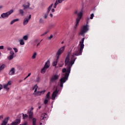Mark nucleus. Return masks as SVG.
<instances>
[{
	"mask_svg": "<svg viewBox=\"0 0 125 125\" xmlns=\"http://www.w3.org/2000/svg\"><path fill=\"white\" fill-rule=\"evenodd\" d=\"M7 50H10V51H12V48L8 47L7 48Z\"/></svg>",
	"mask_w": 125,
	"mask_h": 125,
	"instance_id": "obj_44",
	"label": "nucleus"
},
{
	"mask_svg": "<svg viewBox=\"0 0 125 125\" xmlns=\"http://www.w3.org/2000/svg\"><path fill=\"white\" fill-rule=\"evenodd\" d=\"M2 89V85L1 84H0V91Z\"/></svg>",
	"mask_w": 125,
	"mask_h": 125,
	"instance_id": "obj_45",
	"label": "nucleus"
},
{
	"mask_svg": "<svg viewBox=\"0 0 125 125\" xmlns=\"http://www.w3.org/2000/svg\"><path fill=\"white\" fill-rule=\"evenodd\" d=\"M20 42V44H21V45H24V44H25V42H24V40L22 39H21L20 40H19Z\"/></svg>",
	"mask_w": 125,
	"mask_h": 125,
	"instance_id": "obj_23",
	"label": "nucleus"
},
{
	"mask_svg": "<svg viewBox=\"0 0 125 125\" xmlns=\"http://www.w3.org/2000/svg\"><path fill=\"white\" fill-rule=\"evenodd\" d=\"M59 75L58 74H54L50 78V82L54 83L55 82H56V81L59 79Z\"/></svg>",
	"mask_w": 125,
	"mask_h": 125,
	"instance_id": "obj_6",
	"label": "nucleus"
},
{
	"mask_svg": "<svg viewBox=\"0 0 125 125\" xmlns=\"http://www.w3.org/2000/svg\"><path fill=\"white\" fill-rule=\"evenodd\" d=\"M36 56H37V53L34 52V53L33 54V55L32 56V59H36Z\"/></svg>",
	"mask_w": 125,
	"mask_h": 125,
	"instance_id": "obj_27",
	"label": "nucleus"
},
{
	"mask_svg": "<svg viewBox=\"0 0 125 125\" xmlns=\"http://www.w3.org/2000/svg\"><path fill=\"white\" fill-rule=\"evenodd\" d=\"M50 66V62L49 60H48L45 63V65L44 66V68H46L47 69H48V67Z\"/></svg>",
	"mask_w": 125,
	"mask_h": 125,
	"instance_id": "obj_14",
	"label": "nucleus"
},
{
	"mask_svg": "<svg viewBox=\"0 0 125 125\" xmlns=\"http://www.w3.org/2000/svg\"><path fill=\"white\" fill-rule=\"evenodd\" d=\"M10 55H12L13 56H14V51H13V50L10 51Z\"/></svg>",
	"mask_w": 125,
	"mask_h": 125,
	"instance_id": "obj_35",
	"label": "nucleus"
},
{
	"mask_svg": "<svg viewBox=\"0 0 125 125\" xmlns=\"http://www.w3.org/2000/svg\"><path fill=\"white\" fill-rule=\"evenodd\" d=\"M46 119V114L43 113L41 117V121H42V120H45Z\"/></svg>",
	"mask_w": 125,
	"mask_h": 125,
	"instance_id": "obj_16",
	"label": "nucleus"
},
{
	"mask_svg": "<svg viewBox=\"0 0 125 125\" xmlns=\"http://www.w3.org/2000/svg\"><path fill=\"white\" fill-rule=\"evenodd\" d=\"M12 13H13V10H11L6 13H2L1 15L0 18H8V16L10 15Z\"/></svg>",
	"mask_w": 125,
	"mask_h": 125,
	"instance_id": "obj_5",
	"label": "nucleus"
},
{
	"mask_svg": "<svg viewBox=\"0 0 125 125\" xmlns=\"http://www.w3.org/2000/svg\"><path fill=\"white\" fill-rule=\"evenodd\" d=\"M50 17L52 18L53 17V15H52V14H50Z\"/></svg>",
	"mask_w": 125,
	"mask_h": 125,
	"instance_id": "obj_48",
	"label": "nucleus"
},
{
	"mask_svg": "<svg viewBox=\"0 0 125 125\" xmlns=\"http://www.w3.org/2000/svg\"><path fill=\"white\" fill-rule=\"evenodd\" d=\"M15 74V68H12L9 72V76H13Z\"/></svg>",
	"mask_w": 125,
	"mask_h": 125,
	"instance_id": "obj_12",
	"label": "nucleus"
},
{
	"mask_svg": "<svg viewBox=\"0 0 125 125\" xmlns=\"http://www.w3.org/2000/svg\"><path fill=\"white\" fill-rule=\"evenodd\" d=\"M67 71H68V68H67V66H66V69L63 68L62 70V73H67Z\"/></svg>",
	"mask_w": 125,
	"mask_h": 125,
	"instance_id": "obj_30",
	"label": "nucleus"
},
{
	"mask_svg": "<svg viewBox=\"0 0 125 125\" xmlns=\"http://www.w3.org/2000/svg\"><path fill=\"white\" fill-rule=\"evenodd\" d=\"M22 40L25 41H28V40H29V36L28 35L23 36L22 37Z\"/></svg>",
	"mask_w": 125,
	"mask_h": 125,
	"instance_id": "obj_17",
	"label": "nucleus"
},
{
	"mask_svg": "<svg viewBox=\"0 0 125 125\" xmlns=\"http://www.w3.org/2000/svg\"><path fill=\"white\" fill-rule=\"evenodd\" d=\"M26 4L27 5L25 4L22 5V7H23V10H25V9H26V8H30L31 9V8H30V5H31L30 3L27 2Z\"/></svg>",
	"mask_w": 125,
	"mask_h": 125,
	"instance_id": "obj_13",
	"label": "nucleus"
},
{
	"mask_svg": "<svg viewBox=\"0 0 125 125\" xmlns=\"http://www.w3.org/2000/svg\"><path fill=\"white\" fill-rule=\"evenodd\" d=\"M19 21V19H16L15 20H13V21H12L10 22L11 25H12L13 24H14V23H15V22H17Z\"/></svg>",
	"mask_w": 125,
	"mask_h": 125,
	"instance_id": "obj_20",
	"label": "nucleus"
},
{
	"mask_svg": "<svg viewBox=\"0 0 125 125\" xmlns=\"http://www.w3.org/2000/svg\"><path fill=\"white\" fill-rule=\"evenodd\" d=\"M59 92V90H58L57 89V87H56V90L53 92L52 95V100H55V97L57 96V94H58Z\"/></svg>",
	"mask_w": 125,
	"mask_h": 125,
	"instance_id": "obj_8",
	"label": "nucleus"
},
{
	"mask_svg": "<svg viewBox=\"0 0 125 125\" xmlns=\"http://www.w3.org/2000/svg\"><path fill=\"white\" fill-rule=\"evenodd\" d=\"M84 42V38H83L82 39V41L80 42L79 45H80V48L79 49V47H75L74 48L73 53L71 55L70 61V54L69 53H68L64 62L65 66L67 67V70L65 73L64 77L61 78L60 80L61 87H63V83H66V81H67V80H68V78H69V75H70V73L71 72V68H72V66L74 65V63L76 61V59H77V58H75V56L82 55V53H83V50L84 47V44H83Z\"/></svg>",
	"mask_w": 125,
	"mask_h": 125,
	"instance_id": "obj_1",
	"label": "nucleus"
},
{
	"mask_svg": "<svg viewBox=\"0 0 125 125\" xmlns=\"http://www.w3.org/2000/svg\"><path fill=\"white\" fill-rule=\"evenodd\" d=\"M47 70V68H46V67H44V66L41 69V73L42 74H44L45 73V71Z\"/></svg>",
	"mask_w": 125,
	"mask_h": 125,
	"instance_id": "obj_21",
	"label": "nucleus"
},
{
	"mask_svg": "<svg viewBox=\"0 0 125 125\" xmlns=\"http://www.w3.org/2000/svg\"><path fill=\"white\" fill-rule=\"evenodd\" d=\"M27 78H28L27 76H26V77L24 78V80H26V79H27Z\"/></svg>",
	"mask_w": 125,
	"mask_h": 125,
	"instance_id": "obj_54",
	"label": "nucleus"
},
{
	"mask_svg": "<svg viewBox=\"0 0 125 125\" xmlns=\"http://www.w3.org/2000/svg\"><path fill=\"white\" fill-rule=\"evenodd\" d=\"M40 43H41V42L38 43V44H37V46H39V45H40Z\"/></svg>",
	"mask_w": 125,
	"mask_h": 125,
	"instance_id": "obj_51",
	"label": "nucleus"
},
{
	"mask_svg": "<svg viewBox=\"0 0 125 125\" xmlns=\"http://www.w3.org/2000/svg\"><path fill=\"white\" fill-rule=\"evenodd\" d=\"M13 49H14V51H15V52H18V49H17V48H13Z\"/></svg>",
	"mask_w": 125,
	"mask_h": 125,
	"instance_id": "obj_41",
	"label": "nucleus"
},
{
	"mask_svg": "<svg viewBox=\"0 0 125 125\" xmlns=\"http://www.w3.org/2000/svg\"><path fill=\"white\" fill-rule=\"evenodd\" d=\"M9 85H11V81H9L7 84H4L3 87L6 90H9Z\"/></svg>",
	"mask_w": 125,
	"mask_h": 125,
	"instance_id": "obj_10",
	"label": "nucleus"
},
{
	"mask_svg": "<svg viewBox=\"0 0 125 125\" xmlns=\"http://www.w3.org/2000/svg\"><path fill=\"white\" fill-rule=\"evenodd\" d=\"M46 99L50 100V92H48L46 95Z\"/></svg>",
	"mask_w": 125,
	"mask_h": 125,
	"instance_id": "obj_19",
	"label": "nucleus"
},
{
	"mask_svg": "<svg viewBox=\"0 0 125 125\" xmlns=\"http://www.w3.org/2000/svg\"><path fill=\"white\" fill-rule=\"evenodd\" d=\"M52 12H54L55 11V10L54 9H52L51 10Z\"/></svg>",
	"mask_w": 125,
	"mask_h": 125,
	"instance_id": "obj_47",
	"label": "nucleus"
},
{
	"mask_svg": "<svg viewBox=\"0 0 125 125\" xmlns=\"http://www.w3.org/2000/svg\"><path fill=\"white\" fill-rule=\"evenodd\" d=\"M14 58V56H12L11 55H10V56H9L8 57V60L10 61V60H12V59Z\"/></svg>",
	"mask_w": 125,
	"mask_h": 125,
	"instance_id": "obj_26",
	"label": "nucleus"
},
{
	"mask_svg": "<svg viewBox=\"0 0 125 125\" xmlns=\"http://www.w3.org/2000/svg\"><path fill=\"white\" fill-rule=\"evenodd\" d=\"M8 120H9L8 117L5 118L4 121L2 122V124H1V125H6L7 124V123H8Z\"/></svg>",
	"mask_w": 125,
	"mask_h": 125,
	"instance_id": "obj_15",
	"label": "nucleus"
},
{
	"mask_svg": "<svg viewBox=\"0 0 125 125\" xmlns=\"http://www.w3.org/2000/svg\"><path fill=\"white\" fill-rule=\"evenodd\" d=\"M33 110L34 108L32 107L31 109L28 110L29 120H32V119H33V117L34 116V111H33Z\"/></svg>",
	"mask_w": 125,
	"mask_h": 125,
	"instance_id": "obj_7",
	"label": "nucleus"
},
{
	"mask_svg": "<svg viewBox=\"0 0 125 125\" xmlns=\"http://www.w3.org/2000/svg\"><path fill=\"white\" fill-rule=\"evenodd\" d=\"M0 8H2V6H0Z\"/></svg>",
	"mask_w": 125,
	"mask_h": 125,
	"instance_id": "obj_56",
	"label": "nucleus"
},
{
	"mask_svg": "<svg viewBox=\"0 0 125 125\" xmlns=\"http://www.w3.org/2000/svg\"><path fill=\"white\" fill-rule=\"evenodd\" d=\"M48 99H45V100L44 101V104H45V105H46V104H47V103H48Z\"/></svg>",
	"mask_w": 125,
	"mask_h": 125,
	"instance_id": "obj_33",
	"label": "nucleus"
},
{
	"mask_svg": "<svg viewBox=\"0 0 125 125\" xmlns=\"http://www.w3.org/2000/svg\"><path fill=\"white\" fill-rule=\"evenodd\" d=\"M29 116H28V115L27 114H24L22 115V118L23 119H27L28 118Z\"/></svg>",
	"mask_w": 125,
	"mask_h": 125,
	"instance_id": "obj_31",
	"label": "nucleus"
},
{
	"mask_svg": "<svg viewBox=\"0 0 125 125\" xmlns=\"http://www.w3.org/2000/svg\"><path fill=\"white\" fill-rule=\"evenodd\" d=\"M4 68H5V64H3L1 65L0 66V72H1V71H2V70H3L4 69Z\"/></svg>",
	"mask_w": 125,
	"mask_h": 125,
	"instance_id": "obj_24",
	"label": "nucleus"
},
{
	"mask_svg": "<svg viewBox=\"0 0 125 125\" xmlns=\"http://www.w3.org/2000/svg\"><path fill=\"white\" fill-rule=\"evenodd\" d=\"M31 18H32V15H30L28 17V19L25 18L23 20V24L24 26H26V25H27L28 24V23L29 22V21H30Z\"/></svg>",
	"mask_w": 125,
	"mask_h": 125,
	"instance_id": "obj_9",
	"label": "nucleus"
},
{
	"mask_svg": "<svg viewBox=\"0 0 125 125\" xmlns=\"http://www.w3.org/2000/svg\"><path fill=\"white\" fill-rule=\"evenodd\" d=\"M53 38V35H51L48 38V40H51V39H52Z\"/></svg>",
	"mask_w": 125,
	"mask_h": 125,
	"instance_id": "obj_39",
	"label": "nucleus"
},
{
	"mask_svg": "<svg viewBox=\"0 0 125 125\" xmlns=\"http://www.w3.org/2000/svg\"><path fill=\"white\" fill-rule=\"evenodd\" d=\"M32 125H37V119L35 118H34L32 119Z\"/></svg>",
	"mask_w": 125,
	"mask_h": 125,
	"instance_id": "obj_22",
	"label": "nucleus"
},
{
	"mask_svg": "<svg viewBox=\"0 0 125 125\" xmlns=\"http://www.w3.org/2000/svg\"><path fill=\"white\" fill-rule=\"evenodd\" d=\"M93 17H94V14H91L90 15V19H93Z\"/></svg>",
	"mask_w": 125,
	"mask_h": 125,
	"instance_id": "obj_37",
	"label": "nucleus"
},
{
	"mask_svg": "<svg viewBox=\"0 0 125 125\" xmlns=\"http://www.w3.org/2000/svg\"><path fill=\"white\" fill-rule=\"evenodd\" d=\"M31 76V73H29L27 75V77H30Z\"/></svg>",
	"mask_w": 125,
	"mask_h": 125,
	"instance_id": "obj_50",
	"label": "nucleus"
},
{
	"mask_svg": "<svg viewBox=\"0 0 125 125\" xmlns=\"http://www.w3.org/2000/svg\"><path fill=\"white\" fill-rule=\"evenodd\" d=\"M53 6V3H52L48 8V10L47 11V13H49L50 10H51V8Z\"/></svg>",
	"mask_w": 125,
	"mask_h": 125,
	"instance_id": "obj_18",
	"label": "nucleus"
},
{
	"mask_svg": "<svg viewBox=\"0 0 125 125\" xmlns=\"http://www.w3.org/2000/svg\"><path fill=\"white\" fill-rule=\"evenodd\" d=\"M90 19L89 18H87L86 20V24L85 25H83V28L80 33V34L81 35V36H83L85 33H86L89 29L88 28V21H89Z\"/></svg>",
	"mask_w": 125,
	"mask_h": 125,
	"instance_id": "obj_4",
	"label": "nucleus"
},
{
	"mask_svg": "<svg viewBox=\"0 0 125 125\" xmlns=\"http://www.w3.org/2000/svg\"><path fill=\"white\" fill-rule=\"evenodd\" d=\"M44 92H45V90L40 91V93L42 94H44Z\"/></svg>",
	"mask_w": 125,
	"mask_h": 125,
	"instance_id": "obj_40",
	"label": "nucleus"
},
{
	"mask_svg": "<svg viewBox=\"0 0 125 125\" xmlns=\"http://www.w3.org/2000/svg\"><path fill=\"white\" fill-rule=\"evenodd\" d=\"M37 87H38V86H37V85H34V86L33 87V90H34V89H35V91H34V92H37Z\"/></svg>",
	"mask_w": 125,
	"mask_h": 125,
	"instance_id": "obj_32",
	"label": "nucleus"
},
{
	"mask_svg": "<svg viewBox=\"0 0 125 125\" xmlns=\"http://www.w3.org/2000/svg\"><path fill=\"white\" fill-rule=\"evenodd\" d=\"M42 40H41V42H42Z\"/></svg>",
	"mask_w": 125,
	"mask_h": 125,
	"instance_id": "obj_58",
	"label": "nucleus"
},
{
	"mask_svg": "<svg viewBox=\"0 0 125 125\" xmlns=\"http://www.w3.org/2000/svg\"><path fill=\"white\" fill-rule=\"evenodd\" d=\"M43 20H42V19H40L39 20V22L40 23V24H43Z\"/></svg>",
	"mask_w": 125,
	"mask_h": 125,
	"instance_id": "obj_34",
	"label": "nucleus"
},
{
	"mask_svg": "<svg viewBox=\"0 0 125 125\" xmlns=\"http://www.w3.org/2000/svg\"><path fill=\"white\" fill-rule=\"evenodd\" d=\"M58 1V2L60 3H62V1H64V0H57Z\"/></svg>",
	"mask_w": 125,
	"mask_h": 125,
	"instance_id": "obj_42",
	"label": "nucleus"
},
{
	"mask_svg": "<svg viewBox=\"0 0 125 125\" xmlns=\"http://www.w3.org/2000/svg\"><path fill=\"white\" fill-rule=\"evenodd\" d=\"M0 119H2V116H0Z\"/></svg>",
	"mask_w": 125,
	"mask_h": 125,
	"instance_id": "obj_52",
	"label": "nucleus"
},
{
	"mask_svg": "<svg viewBox=\"0 0 125 125\" xmlns=\"http://www.w3.org/2000/svg\"><path fill=\"white\" fill-rule=\"evenodd\" d=\"M41 80V78H40V77H38L37 79H36V82L37 83H40V81Z\"/></svg>",
	"mask_w": 125,
	"mask_h": 125,
	"instance_id": "obj_38",
	"label": "nucleus"
},
{
	"mask_svg": "<svg viewBox=\"0 0 125 125\" xmlns=\"http://www.w3.org/2000/svg\"><path fill=\"white\" fill-rule=\"evenodd\" d=\"M36 94H38V95H42L40 91H37Z\"/></svg>",
	"mask_w": 125,
	"mask_h": 125,
	"instance_id": "obj_43",
	"label": "nucleus"
},
{
	"mask_svg": "<svg viewBox=\"0 0 125 125\" xmlns=\"http://www.w3.org/2000/svg\"><path fill=\"white\" fill-rule=\"evenodd\" d=\"M48 15V14L45 13L44 15V19H46V18H47V16Z\"/></svg>",
	"mask_w": 125,
	"mask_h": 125,
	"instance_id": "obj_36",
	"label": "nucleus"
},
{
	"mask_svg": "<svg viewBox=\"0 0 125 125\" xmlns=\"http://www.w3.org/2000/svg\"><path fill=\"white\" fill-rule=\"evenodd\" d=\"M60 3L57 0H56V2L55 3V4H54V8H56V7H57V5Z\"/></svg>",
	"mask_w": 125,
	"mask_h": 125,
	"instance_id": "obj_25",
	"label": "nucleus"
},
{
	"mask_svg": "<svg viewBox=\"0 0 125 125\" xmlns=\"http://www.w3.org/2000/svg\"><path fill=\"white\" fill-rule=\"evenodd\" d=\"M42 125V123H40V125Z\"/></svg>",
	"mask_w": 125,
	"mask_h": 125,
	"instance_id": "obj_57",
	"label": "nucleus"
},
{
	"mask_svg": "<svg viewBox=\"0 0 125 125\" xmlns=\"http://www.w3.org/2000/svg\"><path fill=\"white\" fill-rule=\"evenodd\" d=\"M64 50H65V46H62L58 50L56 53L57 59L56 61L53 62V66H56L57 65V63H58V60H59L60 55H61V54L64 52Z\"/></svg>",
	"mask_w": 125,
	"mask_h": 125,
	"instance_id": "obj_2",
	"label": "nucleus"
},
{
	"mask_svg": "<svg viewBox=\"0 0 125 125\" xmlns=\"http://www.w3.org/2000/svg\"><path fill=\"white\" fill-rule=\"evenodd\" d=\"M21 125H27V122L23 123V124H22Z\"/></svg>",
	"mask_w": 125,
	"mask_h": 125,
	"instance_id": "obj_49",
	"label": "nucleus"
},
{
	"mask_svg": "<svg viewBox=\"0 0 125 125\" xmlns=\"http://www.w3.org/2000/svg\"><path fill=\"white\" fill-rule=\"evenodd\" d=\"M83 9H81V11L78 13V11H75L74 12V14H77V18H76V23L75 24V28H76L78 25H79V23H80V21H81V19H82V17H83Z\"/></svg>",
	"mask_w": 125,
	"mask_h": 125,
	"instance_id": "obj_3",
	"label": "nucleus"
},
{
	"mask_svg": "<svg viewBox=\"0 0 125 125\" xmlns=\"http://www.w3.org/2000/svg\"><path fill=\"white\" fill-rule=\"evenodd\" d=\"M20 119H17L14 122H12L10 124H8L7 125H18L20 124Z\"/></svg>",
	"mask_w": 125,
	"mask_h": 125,
	"instance_id": "obj_11",
	"label": "nucleus"
},
{
	"mask_svg": "<svg viewBox=\"0 0 125 125\" xmlns=\"http://www.w3.org/2000/svg\"><path fill=\"white\" fill-rule=\"evenodd\" d=\"M20 14H21V16H24V11L22 9H20L19 10Z\"/></svg>",
	"mask_w": 125,
	"mask_h": 125,
	"instance_id": "obj_28",
	"label": "nucleus"
},
{
	"mask_svg": "<svg viewBox=\"0 0 125 125\" xmlns=\"http://www.w3.org/2000/svg\"><path fill=\"white\" fill-rule=\"evenodd\" d=\"M4 46H0V49H3Z\"/></svg>",
	"mask_w": 125,
	"mask_h": 125,
	"instance_id": "obj_46",
	"label": "nucleus"
},
{
	"mask_svg": "<svg viewBox=\"0 0 125 125\" xmlns=\"http://www.w3.org/2000/svg\"><path fill=\"white\" fill-rule=\"evenodd\" d=\"M49 32V30H47V31H46L45 32V33H44L43 34L41 35V37H42L43 36H45V35H46V34H47V33H48Z\"/></svg>",
	"mask_w": 125,
	"mask_h": 125,
	"instance_id": "obj_29",
	"label": "nucleus"
},
{
	"mask_svg": "<svg viewBox=\"0 0 125 125\" xmlns=\"http://www.w3.org/2000/svg\"><path fill=\"white\" fill-rule=\"evenodd\" d=\"M63 43H64V42L62 41V44H63Z\"/></svg>",
	"mask_w": 125,
	"mask_h": 125,
	"instance_id": "obj_55",
	"label": "nucleus"
},
{
	"mask_svg": "<svg viewBox=\"0 0 125 125\" xmlns=\"http://www.w3.org/2000/svg\"><path fill=\"white\" fill-rule=\"evenodd\" d=\"M41 108H42V106H39V109H41Z\"/></svg>",
	"mask_w": 125,
	"mask_h": 125,
	"instance_id": "obj_53",
	"label": "nucleus"
}]
</instances>
